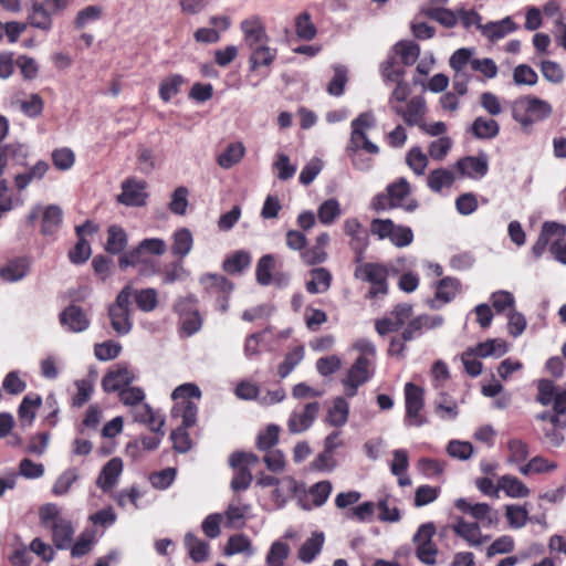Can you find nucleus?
Instances as JSON below:
<instances>
[{
    "label": "nucleus",
    "instance_id": "nucleus-18",
    "mask_svg": "<svg viewBox=\"0 0 566 566\" xmlns=\"http://www.w3.org/2000/svg\"><path fill=\"white\" fill-rule=\"evenodd\" d=\"M392 111L401 116L408 126H420L427 113L426 101L421 96H415L408 101L406 106L392 105Z\"/></svg>",
    "mask_w": 566,
    "mask_h": 566
},
{
    "label": "nucleus",
    "instance_id": "nucleus-25",
    "mask_svg": "<svg viewBox=\"0 0 566 566\" xmlns=\"http://www.w3.org/2000/svg\"><path fill=\"white\" fill-rule=\"evenodd\" d=\"M30 270V261L25 258H17L0 268V279L7 283L23 280Z\"/></svg>",
    "mask_w": 566,
    "mask_h": 566
},
{
    "label": "nucleus",
    "instance_id": "nucleus-47",
    "mask_svg": "<svg viewBox=\"0 0 566 566\" xmlns=\"http://www.w3.org/2000/svg\"><path fill=\"white\" fill-rule=\"evenodd\" d=\"M406 164L415 175L423 176L429 164V157L419 146H415L406 154Z\"/></svg>",
    "mask_w": 566,
    "mask_h": 566
},
{
    "label": "nucleus",
    "instance_id": "nucleus-11",
    "mask_svg": "<svg viewBox=\"0 0 566 566\" xmlns=\"http://www.w3.org/2000/svg\"><path fill=\"white\" fill-rule=\"evenodd\" d=\"M319 409L321 406L316 401L294 408L286 422L289 432L291 434H300L308 430L315 422Z\"/></svg>",
    "mask_w": 566,
    "mask_h": 566
},
{
    "label": "nucleus",
    "instance_id": "nucleus-14",
    "mask_svg": "<svg viewBox=\"0 0 566 566\" xmlns=\"http://www.w3.org/2000/svg\"><path fill=\"white\" fill-rule=\"evenodd\" d=\"M122 192L117 201L127 207H143L146 205L148 193L147 182L137 178H127L122 182Z\"/></svg>",
    "mask_w": 566,
    "mask_h": 566
},
{
    "label": "nucleus",
    "instance_id": "nucleus-58",
    "mask_svg": "<svg viewBox=\"0 0 566 566\" xmlns=\"http://www.w3.org/2000/svg\"><path fill=\"white\" fill-rule=\"evenodd\" d=\"M291 548L289 544L282 541H275L272 543L270 551L266 555L268 566H283L285 559L289 557Z\"/></svg>",
    "mask_w": 566,
    "mask_h": 566
},
{
    "label": "nucleus",
    "instance_id": "nucleus-4",
    "mask_svg": "<svg viewBox=\"0 0 566 566\" xmlns=\"http://www.w3.org/2000/svg\"><path fill=\"white\" fill-rule=\"evenodd\" d=\"M41 524L52 532V541L56 548L71 547L74 527L70 520L61 516V509L54 503H46L39 510Z\"/></svg>",
    "mask_w": 566,
    "mask_h": 566
},
{
    "label": "nucleus",
    "instance_id": "nucleus-23",
    "mask_svg": "<svg viewBox=\"0 0 566 566\" xmlns=\"http://www.w3.org/2000/svg\"><path fill=\"white\" fill-rule=\"evenodd\" d=\"M133 418L136 422L146 424L153 432L164 436L163 427L165 418L154 411L148 403H140L132 409Z\"/></svg>",
    "mask_w": 566,
    "mask_h": 566
},
{
    "label": "nucleus",
    "instance_id": "nucleus-51",
    "mask_svg": "<svg viewBox=\"0 0 566 566\" xmlns=\"http://www.w3.org/2000/svg\"><path fill=\"white\" fill-rule=\"evenodd\" d=\"M505 517L511 528L520 530L526 525L528 512L523 505L507 504L505 506Z\"/></svg>",
    "mask_w": 566,
    "mask_h": 566
},
{
    "label": "nucleus",
    "instance_id": "nucleus-20",
    "mask_svg": "<svg viewBox=\"0 0 566 566\" xmlns=\"http://www.w3.org/2000/svg\"><path fill=\"white\" fill-rule=\"evenodd\" d=\"M343 231L349 237V247L360 255L368 247V232L357 218H347Z\"/></svg>",
    "mask_w": 566,
    "mask_h": 566
},
{
    "label": "nucleus",
    "instance_id": "nucleus-28",
    "mask_svg": "<svg viewBox=\"0 0 566 566\" xmlns=\"http://www.w3.org/2000/svg\"><path fill=\"white\" fill-rule=\"evenodd\" d=\"M245 147L241 142H233L227 145V147L218 155L217 164L222 169H231L245 156Z\"/></svg>",
    "mask_w": 566,
    "mask_h": 566
},
{
    "label": "nucleus",
    "instance_id": "nucleus-32",
    "mask_svg": "<svg viewBox=\"0 0 566 566\" xmlns=\"http://www.w3.org/2000/svg\"><path fill=\"white\" fill-rule=\"evenodd\" d=\"M250 51L249 64L251 70H256L261 66H270L277 55V50L271 48L269 42L256 45L250 49Z\"/></svg>",
    "mask_w": 566,
    "mask_h": 566
},
{
    "label": "nucleus",
    "instance_id": "nucleus-64",
    "mask_svg": "<svg viewBox=\"0 0 566 566\" xmlns=\"http://www.w3.org/2000/svg\"><path fill=\"white\" fill-rule=\"evenodd\" d=\"M452 147V140L448 136H441L430 143L428 147L429 156L437 161L443 160Z\"/></svg>",
    "mask_w": 566,
    "mask_h": 566
},
{
    "label": "nucleus",
    "instance_id": "nucleus-6",
    "mask_svg": "<svg viewBox=\"0 0 566 566\" xmlns=\"http://www.w3.org/2000/svg\"><path fill=\"white\" fill-rule=\"evenodd\" d=\"M374 361H368L365 358H356L354 364L348 369L346 376L340 380L345 397H355L357 395L358 388L366 384L374 376Z\"/></svg>",
    "mask_w": 566,
    "mask_h": 566
},
{
    "label": "nucleus",
    "instance_id": "nucleus-21",
    "mask_svg": "<svg viewBox=\"0 0 566 566\" xmlns=\"http://www.w3.org/2000/svg\"><path fill=\"white\" fill-rule=\"evenodd\" d=\"M490 303L492 305L493 314L504 316L506 318H524L515 310V297L509 291H496L491 294Z\"/></svg>",
    "mask_w": 566,
    "mask_h": 566
},
{
    "label": "nucleus",
    "instance_id": "nucleus-52",
    "mask_svg": "<svg viewBox=\"0 0 566 566\" xmlns=\"http://www.w3.org/2000/svg\"><path fill=\"white\" fill-rule=\"evenodd\" d=\"M161 275L164 284H172L185 281L189 276V271L184 266L182 260L178 259L166 264Z\"/></svg>",
    "mask_w": 566,
    "mask_h": 566
},
{
    "label": "nucleus",
    "instance_id": "nucleus-57",
    "mask_svg": "<svg viewBox=\"0 0 566 566\" xmlns=\"http://www.w3.org/2000/svg\"><path fill=\"white\" fill-rule=\"evenodd\" d=\"M185 80L179 74H174L161 81L159 86V96L164 102H169L174 96H176Z\"/></svg>",
    "mask_w": 566,
    "mask_h": 566
},
{
    "label": "nucleus",
    "instance_id": "nucleus-41",
    "mask_svg": "<svg viewBox=\"0 0 566 566\" xmlns=\"http://www.w3.org/2000/svg\"><path fill=\"white\" fill-rule=\"evenodd\" d=\"M198 407L190 400H181L175 403L171 409L174 418H181V427L189 428L197 420Z\"/></svg>",
    "mask_w": 566,
    "mask_h": 566
},
{
    "label": "nucleus",
    "instance_id": "nucleus-59",
    "mask_svg": "<svg viewBox=\"0 0 566 566\" xmlns=\"http://www.w3.org/2000/svg\"><path fill=\"white\" fill-rule=\"evenodd\" d=\"M275 266V259L272 254L263 255L255 269L256 281L261 285H269L272 282V271Z\"/></svg>",
    "mask_w": 566,
    "mask_h": 566
},
{
    "label": "nucleus",
    "instance_id": "nucleus-39",
    "mask_svg": "<svg viewBox=\"0 0 566 566\" xmlns=\"http://www.w3.org/2000/svg\"><path fill=\"white\" fill-rule=\"evenodd\" d=\"M311 279L306 282V290L312 294L326 292L332 282V274L325 268H316L310 272Z\"/></svg>",
    "mask_w": 566,
    "mask_h": 566
},
{
    "label": "nucleus",
    "instance_id": "nucleus-29",
    "mask_svg": "<svg viewBox=\"0 0 566 566\" xmlns=\"http://www.w3.org/2000/svg\"><path fill=\"white\" fill-rule=\"evenodd\" d=\"M517 30L516 23L506 17L500 21L489 22L481 28V32L491 41H497Z\"/></svg>",
    "mask_w": 566,
    "mask_h": 566
},
{
    "label": "nucleus",
    "instance_id": "nucleus-49",
    "mask_svg": "<svg viewBox=\"0 0 566 566\" xmlns=\"http://www.w3.org/2000/svg\"><path fill=\"white\" fill-rule=\"evenodd\" d=\"M244 553L248 556L253 555V548L250 538L244 534L231 536L224 547V554L228 556Z\"/></svg>",
    "mask_w": 566,
    "mask_h": 566
},
{
    "label": "nucleus",
    "instance_id": "nucleus-16",
    "mask_svg": "<svg viewBox=\"0 0 566 566\" xmlns=\"http://www.w3.org/2000/svg\"><path fill=\"white\" fill-rule=\"evenodd\" d=\"M451 530L471 547H480L490 539L489 535L482 534L478 522H468L460 516L454 518Z\"/></svg>",
    "mask_w": 566,
    "mask_h": 566
},
{
    "label": "nucleus",
    "instance_id": "nucleus-36",
    "mask_svg": "<svg viewBox=\"0 0 566 566\" xmlns=\"http://www.w3.org/2000/svg\"><path fill=\"white\" fill-rule=\"evenodd\" d=\"M324 534L322 532H314L298 549V558L303 563H312L315 557L321 553L324 545Z\"/></svg>",
    "mask_w": 566,
    "mask_h": 566
},
{
    "label": "nucleus",
    "instance_id": "nucleus-45",
    "mask_svg": "<svg viewBox=\"0 0 566 566\" xmlns=\"http://www.w3.org/2000/svg\"><path fill=\"white\" fill-rule=\"evenodd\" d=\"M28 21L30 25L36 29L49 31L52 28L51 11L44 6H40V2H33Z\"/></svg>",
    "mask_w": 566,
    "mask_h": 566
},
{
    "label": "nucleus",
    "instance_id": "nucleus-10",
    "mask_svg": "<svg viewBox=\"0 0 566 566\" xmlns=\"http://www.w3.org/2000/svg\"><path fill=\"white\" fill-rule=\"evenodd\" d=\"M405 405H406V426L421 427L426 423V418L421 415L423 408V390L407 382L405 386Z\"/></svg>",
    "mask_w": 566,
    "mask_h": 566
},
{
    "label": "nucleus",
    "instance_id": "nucleus-27",
    "mask_svg": "<svg viewBox=\"0 0 566 566\" xmlns=\"http://www.w3.org/2000/svg\"><path fill=\"white\" fill-rule=\"evenodd\" d=\"M474 50L469 48L458 49L452 53L449 60L450 67L454 74L472 75V63Z\"/></svg>",
    "mask_w": 566,
    "mask_h": 566
},
{
    "label": "nucleus",
    "instance_id": "nucleus-31",
    "mask_svg": "<svg viewBox=\"0 0 566 566\" xmlns=\"http://www.w3.org/2000/svg\"><path fill=\"white\" fill-rule=\"evenodd\" d=\"M50 166L44 160L36 161L33 166L28 168L25 171L18 174L14 177V185L17 189L24 190L31 182L38 181L44 178L49 171Z\"/></svg>",
    "mask_w": 566,
    "mask_h": 566
},
{
    "label": "nucleus",
    "instance_id": "nucleus-2",
    "mask_svg": "<svg viewBox=\"0 0 566 566\" xmlns=\"http://www.w3.org/2000/svg\"><path fill=\"white\" fill-rule=\"evenodd\" d=\"M512 117L523 130L528 132L536 123L549 118L553 114V106L545 99L534 95H524L514 99L511 104Z\"/></svg>",
    "mask_w": 566,
    "mask_h": 566
},
{
    "label": "nucleus",
    "instance_id": "nucleus-63",
    "mask_svg": "<svg viewBox=\"0 0 566 566\" xmlns=\"http://www.w3.org/2000/svg\"><path fill=\"white\" fill-rule=\"evenodd\" d=\"M537 80V73L527 64H520L513 70V82L517 86H533Z\"/></svg>",
    "mask_w": 566,
    "mask_h": 566
},
{
    "label": "nucleus",
    "instance_id": "nucleus-43",
    "mask_svg": "<svg viewBox=\"0 0 566 566\" xmlns=\"http://www.w3.org/2000/svg\"><path fill=\"white\" fill-rule=\"evenodd\" d=\"M340 216V203L335 198L323 201L317 209V218L323 226L334 224Z\"/></svg>",
    "mask_w": 566,
    "mask_h": 566
},
{
    "label": "nucleus",
    "instance_id": "nucleus-26",
    "mask_svg": "<svg viewBox=\"0 0 566 566\" xmlns=\"http://www.w3.org/2000/svg\"><path fill=\"white\" fill-rule=\"evenodd\" d=\"M185 547L189 557L195 563H203L210 557V545L193 533H187L184 538Z\"/></svg>",
    "mask_w": 566,
    "mask_h": 566
},
{
    "label": "nucleus",
    "instance_id": "nucleus-13",
    "mask_svg": "<svg viewBox=\"0 0 566 566\" xmlns=\"http://www.w3.org/2000/svg\"><path fill=\"white\" fill-rule=\"evenodd\" d=\"M137 379V374L126 364H116L111 367L102 379V387L106 392H120Z\"/></svg>",
    "mask_w": 566,
    "mask_h": 566
},
{
    "label": "nucleus",
    "instance_id": "nucleus-54",
    "mask_svg": "<svg viewBox=\"0 0 566 566\" xmlns=\"http://www.w3.org/2000/svg\"><path fill=\"white\" fill-rule=\"evenodd\" d=\"M394 51L405 65H412L420 55V46L412 41H399L395 44Z\"/></svg>",
    "mask_w": 566,
    "mask_h": 566
},
{
    "label": "nucleus",
    "instance_id": "nucleus-46",
    "mask_svg": "<svg viewBox=\"0 0 566 566\" xmlns=\"http://www.w3.org/2000/svg\"><path fill=\"white\" fill-rule=\"evenodd\" d=\"M133 289L126 285L117 295L115 304L109 306L111 318H127L129 315Z\"/></svg>",
    "mask_w": 566,
    "mask_h": 566
},
{
    "label": "nucleus",
    "instance_id": "nucleus-61",
    "mask_svg": "<svg viewBox=\"0 0 566 566\" xmlns=\"http://www.w3.org/2000/svg\"><path fill=\"white\" fill-rule=\"evenodd\" d=\"M78 480L75 469L64 471L55 481L52 492L56 496H63L69 493L72 485Z\"/></svg>",
    "mask_w": 566,
    "mask_h": 566
},
{
    "label": "nucleus",
    "instance_id": "nucleus-62",
    "mask_svg": "<svg viewBox=\"0 0 566 566\" xmlns=\"http://www.w3.org/2000/svg\"><path fill=\"white\" fill-rule=\"evenodd\" d=\"M102 15L103 8L101 6H88L77 12L74 25L76 29H84L90 23L99 20Z\"/></svg>",
    "mask_w": 566,
    "mask_h": 566
},
{
    "label": "nucleus",
    "instance_id": "nucleus-44",
    "mask_svg": "<svg viewBox=\"0 0 566 566\" xmlns=\"http://www.w3.org/2000/svg\"><path fill=\"white\" fill-rule=\"evenodd\" d=\"M473 349L476 356L482 358L501 357L509 352V345L501 338H493L478 344Z\"/></svg>",
    "mask_w": 566,
    "mask_h": 566
},
{
    "label": "nucleus",
    "instance_id": "nucleus-48",
    "mask_svg": "<svg viewBox=\"0 0 566 566\" xmlns=\"http://www.w3.org/2000/svg\"><path fill=\"white\" fill-rule=\"evenodd\" d=\"M297 491L296 481L292 476L280 479L277 488L273 491L272 497L277 507H282L290 496Z\"/></svg>",
    "mask_w": 566,
    "mask_h": 566
},
{
    "label": "nucleus",
    "instance_id": "nucleus-50",
    "mask_svg": "<svg viewBox=\"0 0 566 566\" xmlns=\"http://www.w3.org/2000/svg\"><path fill=\"white\" fill-rule=\"evenodd\" d=\"M304 358V347L295 346L292 348L286 355L284 360L279 365L277 374L281 378H286L294 368L303 360Z\"/></svg>",
    "mask_w": 566,
    "mask_h": 566
},
{
    "label": "nucleus",
    "instance_id": "nucleus-37",
    "mask_svg": "<svg viewBox=\"0 0 566 566\" xmlns=\"http://www.w3.org/2000/svg\"><path fill=\"white\" fill-rule=\"evenodd\" d=\"M193 247V237L189 229L181 228L174 232L171 253L178 259H185Z\"/></svg>",
    "mask_w": 566,
    "mask_h": 566
},
{
    "label": "nucleus",
    "instance_id": "nucleus-55",
    "mask_svg": "<svg viewBox=\"0 0 566 566\" xmlns=\"http://www.w3.org/2000/svg\"><path fill=\"white\" fill-rule=\"evenodd\" d=\"M295 33L300 39L305 41H311L316 36L317 29L312 22L308 12H302L295 18Z\"/></svg>",
    "mask_w": 566,
    "mask_h": 566
},
{
    "label": "nucleus",
    "instance_id": "nucleus-1",
    "mask_svg": "<svg viewBox=\"0 0 566 566\" xmlns=\"http://www.w3.org/2000/svg\"><path fill=\"white\" fill-rule=\"evenodd\" d=\"M376 126V117L373 112H364L354 118L350 123V137L346 147L347 156L355 169L368 171L374 166V160L365 156L378 155L380 149L368 138V130Z\"/></svg>",
    "mask_w": 566,
    "mask_h": 566
},
{
    "label": "nucleus",
    "instance_id": "nucleus-19",
    "mask_svg": "<svg viewBox=\"0 0 566 566\" xmlns=\"http://www.w3.org/2000/svg\"><path fill=\"white\" fill-rule=\"evenodd\" d=\"M123 470V460L118 457L112 458L101 469L96 479V486L104 493L112 492L118 484Z\"/></svg>",
    "mask_w": 566,
    "mask_h": 566
},
{
    "label": "nucleus",
    "instance_id": "nucleus-53",
    "mask_svg": "<svg viewBox=\"0 0 566 566\" xmlns=\"http://www.w3.org/2000/svg\"><path fill=\"white\" fill-rule=\"evenodd\" d=\"M251 264V255L247 251H237L223 261V270L230 274L241 273Z\"/></svg>",
    "mask_w": 566,
    "mask_h": 566
},
{
    "label": "nucleus",
    "instance_id": "nucleus-22",
    "mask_svg": "<svg viewBox=\"0 0 566 566\" xmlns=\"http://www.w3.org/2000/svg\"><path fill=\"white\" fill-rule=\"evenodd\" d=\"M457 169L461 177L471 179L483 178L489 170V163L485 155L482 156H468L461 158L457 163Z\"/></svg>",
    "mask_w": 566,
    "mask_h": 566
},
{
    "label": "nucleus",
    "instance_id": "nucleus-35",
    "mask_svg": "<svg viewBox=\"0 0 566 566\" xmlns=\"http://www.w3.org/2000/svg\"><path fill=\"white\" fill-rule=\"evenodd\" d=\"M497 489L511 499H523L530 494V489L516 476L505 474L497 480Z\"/></svg>",
    "mask_w": 566,
    "mask_h": 566
},
{
    "label": "nucleus",
    "instance_id": "nucleus-15",
    "mask_svg": "<svg viewBox=\"0 0 566 566\" xmlns=\"http://www.w3.org/2000/svg\"><path fill=\"white\" fill-rule=\"evenodd\" d=\"M200 283L209 294L218 297L220 314H223L228 307L227 298L233 290L232 283L222 275L211 273L203 274Z\"/></svg>",
    "mask_w": 566,
    "mask_h": 566
},
{
    "label": "nucleus",
    "instance_id": "nucleus-42",
    "mask_svg": "<svg viewBox=\"0 0 566 566\" xmlns=\"http://www.w3.org/2000/svg\"><path fill=\"white\" fill-rule=\"evenodd\" d=\"M471 132L479 139H492L499 135L500 125L495 119L480 116L472 123Z\"/></svg>",
    "mask_w": 566,
    "mask_h": 566
},
{
    "label": "nucleus",
    "instance_id": "nucleus-24",
    "mask_svg": "<svg viewBox=\"0 0 566 566\" xmlns=\"http://www.w3.org/2000/svg\"><path fill=\"white\" fill-rule=\"evenodd\" d=\"M461 283L454 277H444L438 282L436 286V296L430 301L431 307L439 308L440 306L451 302L460 292Z\"/></svg>",
    "mask_w": 566,
    "mask_h": 566
},
{
    "label": "nucleus",
    "instance_id": "nucleus-56",
    "mask_svg": "<svg viewBox=\"0 0 566 566\" xmlns=\"http://www.w3.org/2000/svg\"><path fill=\"white\" fill-rule=\"evenodd\" d=\"M107 232L106 251L113 254L122 252L127 244L125 231L117 226H112Z\"/></svg>",
    "mask_w": 566,
    "mask_h": 566
},
{
    "label": "nucleus",
    "instance_id": "nucleus-9",
    "mask_svg": "<svg viewBox=\"0 0 566 566\" xmlns=\"http://www.w3.org/2000/svg\"><path fill=\"white\" fill-rule=\"evenodd\" d=\"M454 506L462 513L469 514L481 526H496L500 522L497 510L488 503H472L464 497H460L454 501Z\"/></svg>",
    "mask_w": 566,
    "mask_h": 566
},
{
    "label": "nucleus",
    "instance_id": "nucleus-5",
    "mask_svg": "<svg viewBox=\"0 0 566 566\" xmlns=\"http://www.w3.org/2000/svg\"><path fill=\"white\" fill-rule=\"evenodd\" d=\"M167 245L163 239L151 238L144 239L137 249L132 252L125 253L119 258V266L126 269L127 266H135L142 264L139 273L145 276L157 273V269L154 264H148L147 260H144L143 254L145 252L161 255L166 252Z\"/></svg>",
    "mask_w": 566,
    "mask_h": 566
},
{
    "label": "nucleus",
    "instance_id": "nucleus-12",
    "mask_svg": "<svg viewBox=\"0 0 566 566\" xmlns=\"http://www.w3.org/2000/svg\"><path fill=\"white\" fill-rule=\"evenodd\" d=\"M387 269L377 263H365L357 266L355 270V276L357 279L370 283L371 287L369 294L371 296L387 293Z\"/></svg>",
    "mask_w": 566,
    "mask_h": 566
},
{
    "label": "nucleus",
    "instance_id": "nucleus-8",
    "mask_svg": "<svg viewBox=\"0 0 566 566\" xmlns=\"http://www.w3.org/2000/svg\"><path fill=\"white\" fill-rule=\"evenodd\" d=\"M434 534V524L432 522H428L420 525L412 537L416 546V556L421 563L429 566H433L437 563L438 548L432 542Z\"/></svg>",
    "mask_w": 566,
    "mask_h": 566
},
{
    "label": "nucleus",
    "instance_id": "nucleus-33",
    "mask_svg": "<svg viewBox=\"0 0 566 566\" xmlns=\"http://www.w3.org/2000/svg\"><path fill=\"white\" fill-rule=\"evenodd\" d=\"M349 403L346 398L338 396L333 400L332 407L326 415V422L335 428L344 427L348 421Z\"/></svg>",
    "mask_w": 566,
    "mask_h": 566
},
{
    "label": "nucleus",
    "instance_id": "nucleus-3",
    "mask_svg": "<svg viewBox=\"0 0 566 566\" xmlns=\"http://www.w3.org/2000/svg\"><path fill=\"white\" fill-rule=\"evenodd\" d=\"M411 187L403 177L391 182L386 188V193L377 195L370 202L371 209L385 211L395 208H401L407 212H412L418 208L416 199L410 198Z\"/></svg>",
    "mask_w": 566,
    "mask_h": 566
},
{
    "label": "nucleus",
    "instance_id": "nucleus-7",
    "mask_svg": "<svg viewBox=\"0 0 566 566\" xmlns=\"http://www.w3.org/2000/svg\"><path fill=\"white\" fill-rule=\"evenodd\" d=\"M41 218V234L44 237H54L63 222V210L57 205L33 207L28 216V221L33 223Z\"/></svg>",
    "mask_w": 566,
    "mask_h": 566
},
{
    "label": "nucleus",
    "instance_id": "nucleus-30",
    "mask_svg": "<svg viewBox=\"0 0 566 566\" xmlns=\"http://www.w3.org/2000/svg\"><path fill=\"white\" fill-rule=\"evenodd\" d=\"M250 510L251 506L249 504H243L238 500L229 503L223 515L226 517V526L233 530L242 528Z\"/></svg>",
    "mask_w": 566,
    "mask_h": 566
},
{
    "label": "nucleus",
    "instance_id": "nucleus-60",
    "mask_svg": "<svg viewBox=\"0 0 566 566\" xmlns=\"http://www.w3.org/2000/svg\"><path fill=\"white\" fill-rule=\"evenodd\" d=\"M436 413L439 418L442 420H453L458 417V405L455 400L450 398L449 396L442 394L437 400H436Z\"/></svg>",
    "mask_w": 566,
    "mask_h": 566
},
{
    "label": "nucleus",
    "instance_id": "nucleus-34",
    "mask_svg": "<svg viewBox=\"0 0 566 566\" xmlns=\"http://www.w3.org/2000/svg\"><path fill=\"white\" fill-rule=\"evenodd\" d=\"M28 158V149L25 146L17 144V145H7L6 147L0 149V177L3 175L4 168L8 166L9 161L12 160L19 166H25Z\"/></svg>",
    "mask_w": 566,
    "mask_h": 566
},
{
    "label": "nucleus",
    "instance_id": "nucleus-40",
    "mask_svg": "<svg viewBox=\"0 0 566 566\" xmlns=\"http://www.w3.org/2000/svg\"><path fill=\"white\" fill-rule=\"evenodd\" d=\"M42 399L39 395L25 396L19 406L18 415L22 427H30L35 419Z\"/></svg>",
    "mask_w": 566,
    "mask_h": 566
},
{
    "label": "nucleus",
    "instance_id": "nucleus-38",
    "mask_svg": "<svg viewBox=\"0 0 566 566\" xmlns=\"http://www.w3.org/2000/svg\"><path fill=\"white\" fill-rule=\"evenodd\" d=\"M455 181V175L448 168L433 169L427 176V186L433 192H440L443 188H450Z\"/></svg>",
    "mask_w": 566,
    "mask_h": 566
},
{
    "label": "nucleus",
    "instance_id": "nucleus-17",
    "mask_svg": "<svg viewBox=\"0 0 566 566\" xmlns=\"http://www.w3.org/2000/svg\"><path fill=\"white\" fill-rule=\"evenodd\" d=\"M240 29L243 33L244 43L249 49L270 41L262 18L258 14L244 19L240 24Z\"/></svg>",
    "mask_w": 566,
    "mask_h": 566
}]
</instances>
